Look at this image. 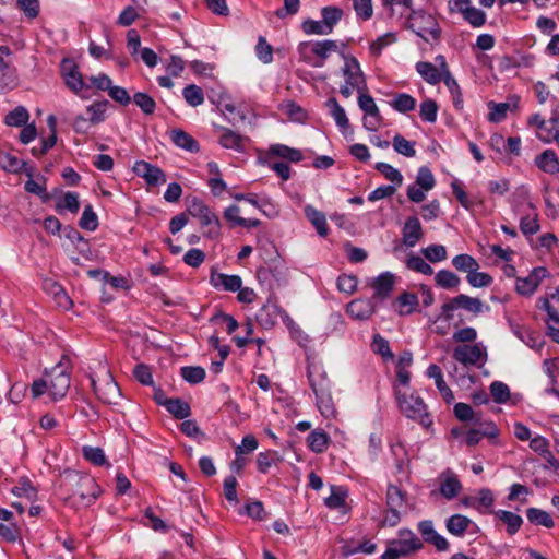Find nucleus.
<instances>
[{
	"label": "nucleus",
	"instance_id": "nucleus-59",
	"mask_svg": "<svg viewBox=\"0 0 559 559\" xmlns=\"http://www.w3.org/2000/svg\"><path fill=\"white\" fill-rule=\"evenodd\" d=\"M40 180H41V182L34 180V179H28L25 182L24 189L26 192L33 193V194L39 197L44 202H46L50 199V197L46 191V186H45L46 179L44 177H41Z\"/></svg>",
	"mask_w": 559,
	"mask_h": 559
},
{
	"label": "nucleus",
	"instance_id": "nucleus-57",
	"mask_svg": "<svg viewBox=\"0 0 559 559\" xmlns=\"http://www.w3.org/2000/svg\"><path fill=\"white\" fill-rule=\"evenodd\" d=\"M371 348L374 354L382 356V358L385 360L394 358V355L390 349L389 342L380 334H376L373 336Z\"/></svg>",
	"mask_w": 559,
	"mask_h": 559
},
{
	"label": "nucleus",
	"instance_id": "nucleus-19",
	"mask_svg": "<svg viewBox=\"0 0 559 559\" xmlns=\"http://www.w3.org/2000/svg\"><path fill=\"white\" fill-rule=\"evenodd\" d=\"M535 165L544 173L555 175L559 173V158L552 150H545L535 157Z\"/></svg>",
	"mask_w": 559,
	"mask_h": 559
},
{
	"label": "nucleus",
	"instance_id": "nucleus-49",
	"mask_svg": "<svg viewBox=\"0 0 559 559\" xmlns=\"http://www.w3.org/2000/svg\"><path fill=\"white\" fill-rule=\"evenodd\" d=\"M180 374L185 381L197 384L205 379V370L200 366H186L180 369Z\"/></svg>",
	"mask_w": 559,
	"mask_h": 559
},
{
	"label": "nucleus",
	"instance_id": "nucleus-22",
	"mask_svg": "<svg viewBox=\"0 0 559 559\" xmlns=\"http://www.w3.org/2000/svg\"><path fill=\"white\" fill-rule=\"evenodd\" d=\"M542 127L536 131L537 138L544 143L552 141L559 144V119L550 118L546 122H540Z\"/></svg>",
	"mask_w": 559,
	"mask_h": 559
},
{
	"label": "nucleus",
	"instance_id": "nucleus-23",
	"mask_svg": "<svg viewBox=\"0 0 559 559\" xmlns=\"http://www.w3.org/2000/svg\"><path fill=\"white\" fill-rule=\"evenodd\" d=\"M394 285V276L390 272L381 273L373 282V298L384 299L390 296Z\"/></svg>",
	"mask_w": 559,
	"mask_h": 559
},
{
	"label": "nucleus",
	"instance_id": "nucleus-31",
	"mask_svg": "<svg viewBox=\"0 0 559 559\" xmlns=\"http://www.w3.org/2000/svg\"><path fill=\"white\" fill-rule=\"evenodd\" d=\"M92 388L98 399L107 404H115V397L120 395V389L112 379L106 383V390L104 392L97 388L95 380H92Z\"/></svg>",
	"mask_w": 559,
	"mask_h": 559
},
{
	"label": "nucleus",
	"instance_id": "nucleus-9",
	"mask_svg": "<svg viewBox=\"0 0 559 559\" xmlns=\"http://www.w3.org/2000/svg\"><path fill=\"white\" fill-rule=\"evenodd\" d=\"M60 71L67 87L73 93L79 94L84 88H88L74 60L64 58L61 61Z\"/></svg>",
	"mask_w": 559,
	"mask_h": 559
},
{
	"label": "nucleus",
	"instance_id": "nucleus-4",
	"mask_svg": "<svg viewBox=\"0 0 559 559\" xmlns=\"http://www.w3.org/2000/svg\"><path fill=\"white\" fill-rule=\"evenodd\" d=\"M409 28L425 41H429V38L438 40L441 34L437 20L431 14H426L423 11L412 12Z\"/></svg>",
	"mask_w": 559,
	"mask_h": 559
},
{
	"label": "nucleus",
	"instance_id": "nucleus-51",
	"mask_svg": "<svg viewBox=\"0 0 559 559\" xmlns=\"http://www.w3.org/2000/svg\"><path fill=\"white\" fill-rule=\"evenodd\" d=\"M443 82L452 95V103L454 108L460 111L463 110V96L456 80L452 75H448L444 78Z\"/></svg>",
	"mask_w": 559,
	"mask_h": 559
},
{
	"label": "nucleus",
	"instance_id": "nucleus-63",
	"mask_svg": "<svg viewBox=\"0 0 559 559\" xmlns=\"http://www.w3.org/2000/svg\"><path fill=\"white\" fill-rule=\"evenodd\" d=\"M421 252L431 263H437L447 259V249L442 245H430L423 249Z\"/></svg>",
	"mask_w": 559,
	"mask_h": 559
},
{
	"label": "nucleus",
	"instance_id": "nucleus-36",
	"mask_svg": "<svg viewBox=\"0 0 559 559\" xmlns=\"http://www.w3.org/2000/svg\"><path fill=\"white\" fill-rule=\"evenodd\" d=\"M329 441V435L320 429L311 431L307 438L308 445L314 453L324 452L328 448Z\"/></svg>",
	"mask_w": 559,
	"mask_h": 559
},
{
	"label": "nucleus",
	"instance_id": "nucleus-37",
	"mask_svg": "<svg viewBox=\"0 0 559 559\" xmlns=\"http://www.w3.org/2000/svg\"><path fill=\"white\" fill-rule=\"evenodd\" d=\"M390 106L401 114H406L415 109L416 99L407 93H399L390 102Z\"/></svg>",
	"mask_w": 559,
	"mask_h": 559
},
{
	"label": "nucleus",
	"instance_id": "nucleus-25",
	"mask_svg": "<svg viewBox=\"0 0 559 559\" xmlns=\"http://www.w3.org/2000/svg\"><path fill=\"white\" fill-rule=\"evenodd\" d=\"M416 70L420 76L431 85L443 81V74L439 71L438 67L431 62L419 61L416 63Z\"/></svg>",
	"mask_w": 559,
	"mask_h": 559
},
{
	"label": "nucleus",
	"instance_id": "nucleus-26",
	"mask_svg": "<svg viewBox=\"0 0 559 559\" xmlns=\"http://www.w3.org/2000/svg\"><path fill=\"white\" fill-rule=\"evenodd\" d=\"M170 139L174 144L188 152L194 153L199 151L198 142L187 132L181 129H175L170 132Z\"/></svg>",
	"mask_w": 559,
	"mask_h": 559
},
{
	"label": "nucleus",
	"instance_id": "nucleus-55",
	"mask_svg": "<svg viewBox=\"0 0 559 559\" xmlns=\"http://www.w3.org/2000/svg\"><path fill=\"white\" fill-rule=\"evenodd\" d=\"M454 415L461 421H479V414L475 413L471 405L466 403H456L454 405Z\"/></svg>",
	"mask_w": 559,
	"mask_h": 559
},
{
	"label": "nucleus",
	"instance_id": "nucleus-2",
	"mask_svg": "<svg viewBox=\"0 0 559 559\" xmlns=\"http://www.w3.org/2000/svg\"><path fill=\"white\" fill-rule=\"evenodd\" d=\"M424 547L423 542L411 530H400L396 539L389 540L388 548L381 559H399L406 557Z\"/></svg>",
	"mask_w": 559,
	"mask_h": 559
},
{
	"label": "nucleus",
	"instance_id": "nucleus-58",
	"mask_svg": "<svg viewBox=\"0 0 559 559\" xmlns=\"http://www.w3.org/2000/svg\"><path fill=\"white\" fill-rule=\"evenodd\" d=\"M12 493L17 497H25L28 500L36 498V489L29 481V479L22 477L19 484L12 488Z\"/></svg>",
	"mask_w": 559,
	"mask_h": 559
},
{
	"label": "nucleus",
	"instance_id": "nucleus-5",
	"mask_svg": "<svg viewBox=\"0 0 559 559\" xmlns=\"http://www.w3.org/2000/svg\"><path fill=\"white\" fill-rule=\"evenodd\" d=\"M453 358L468 367V366H483L487 360V352L478 344L474 345H459L453 349Z\"/></svg>",
	"mask_w": 559,
	"mask_h": 559
},
{
	"label": "nucleus",
	"instance_id": "nucleus-16",
	"mask_svg": "<svg viewBox=\"0 0 559 559\" xmlns=\"http://www.w3.org/2000/svg\"><path fill=\"white\" fill-rule=\"evenodd\" d=\"M427 377L435 379L436 386L443 400L450 404L454 401V394L443 379L442 370L438 365H430L426 371Z\"/></svg>",
	"mask_w": 559,
	"mask_h": 559
},
{
	"label": "nucleus",
	"instance_id": "nucleus-10",
	"mask_svg": "<svg viewBox=\"0 0 559 559\" xmlns=\"http://www.w3.org/2000/svg\"><path fill=\"white\" fill-rule=\"evenodd\" d=\"M133 171L136 176L143 178L150 186H158L166 182L165 173L159 167L145 160L135 162Z\"/></svg>",
	"mask_w": 559,
	"mask_h": 559
},
{
	"label": "nucleus",
	"instance_id": "nucleus-34",
	"mask_svg": "<svg viewBox=\"0 0 559 559\" xmlns=\"http://www.w3.org/2000/svg\"><path fill=\"white\" fill-rule=\"evenodd\" d=\"M454 301L459 305V308H462L474 316H478L484 310V304L480 299L471 297L465 294H460L454 297Z\"/></svg>",
	"mask_w": 559,
	"mask_h": 559
},
{
	"label": "nucleus",
	"instance_id": "nucleus-28",
	"mask_svg": "<svg viewBox=\"0 0 559 559\" xmlns=\"http://www.w3.org/2000/svg\"><path fill=\"white\" fill-rule=\"evenodd\" d=\"M471 524L472 520L469 518L462 514H453L447 520L445 527L452 535L461 537Z\"/></svg>",
	"mask_w": 559,
	"mask_h": 559
},
{
	"label": "nucleus",
	"instance_id": "nucleus-48",
	"mask_svg": "<svg viewBox=\"0 0 559 559\" xmlns=\"http://www.w3.org/2000/svg\"><path fill=\"white\" fill-rule=\"evenodd\" d=\"M79 226L88 231H94L98 227V217L91 204L85 205Z\"/></svg>",
	"mask_w": 559,
	"mask_h": 559
},
{
	"label": "nucleus",
	"instance_id": "nucleus-14",
	"mask_svg": "<svg viewBox=\"0 0 559 559\" xmlns=\"http://www.w3.org/2000/svg\"><path fill=\"white\" fill-rule=\"evenodd\" d=\"M313 385L316 386L314 394L320 413L325 417L333 416L335 409L329 388L325 386V383H316Z\"/></svg>",
	"mask_w": 559,
	"mask_h": 559
},
{
	"label": "nucleus",
	"instance_id": "nucleus-21",
	"mask_svg": "<svg viewBox=\"0 0 559 559\" xmlns=\"http://www.w3.org/2000/svg\"><path fill=\"white\" fill-rule=\"evenodd\" d=\"M304 212H305L306 217L317 229V233L321 237L328 236L329 228H328V224H326L325 214L309 204L305 206Z\"/></svg>",
	"mask_w": 559,
	"mask_h": 559
},
{
	"label": "nucleus",
	"instance_id": "nucleus-30",
	"mask_svg": "<svg viewBox=\"0 0 559 559\" xmlns=\"http://www.w3.org/2000/svg\"><path fill=\"white\" fill-rule=\"evenodd\" d=\"M189 213L194 217H199L202 226L209 225L211 222H216L217 218V216L210 211L207 205L197 199L193 200L189 207Z\"/></svg>",
	"mask_w": 559,
	"mask_h": 559
},
{
	"label": "nucleus",
	"instance_id": "nucleus-12",
	"mask_svg": "<svg viewBox=\"0 0 559 559\" xmlns=\"http://www.w3.org/2000/svg\"><path fill=\"white\" fill-rule=\"evenodd\" d=\"M462 488L461 481L452 471L447 469L441 474L439 491L442 497L451 500L462 491Z\"/></svg>",
	"mask_w": 559,
	"mask_h": 559
},
{
	"label": "nucleus",
	"instance_id": "nucleus-27",
	"mask_svg": "<svg viewBox=\"0 0 559 559\" xmlns=\"http://www.w3.org/2000/svg\"><path fill=\"white\" fill-rule=\"evenodd\" d=\"M269 154L271 156L281 157L292 163H298L302 159L301 151L297 148L289 147L284 144H274L269 148Z\"/></svg>",
	"mask_w": 559,
	"mask_h": 559
},
{
	"label": "nucleus",
	"instance_id": "nucleus-29",
	"mask_svg": "<svg viewBox=\"0 0 559 559\" xmlns=\"http://www.w3.org/2000/svg\"><path fill=\"white\" fill-rule=\"evenodd\" d=\"M314 53L319 60L312 63L313 67H323L329 55L335 52L338 48L337 43L331 39L314 41Z\"/></svg>",
	"mask_w": 559,
	"mask_h": 559
},
{
	"label": "nucleus",
	"instance_id": "nucleus-32",
	"mask_svg": "<svg viewBox=\"0 0 559 559\" xmlns=\"http://www.w3.org/2000/svg\"><path fill=\"white\" fill-rule=\"evenodd\" d=\"M526 518L530 521V523L534 525H540L546 528H551L555 526V522L551 515L548 512L538 508H528L526 510Z\"/></svg>",
	"mask_w": 559,
	"mask_h": 559
},
{
	"label": "nucleus",
	"instance_id": "nucleus-41",
	"mask_svg": "<svg viewBox=\"0 0 559 559\" xmlns=\"http://www.w3.org/2000/svg\"><path fill=\"white\" fill-rule=\"evenodd\" d=\"M55 209L58 213H62L64 210L73 214L78 213L80 210L79 194L72 191L66 192L63 198L56 203Z\"/></svg>",
	"mask_w": 559,
	"mask_h": 559
},
{
	"label": "nucleus",
	"instance_id": "nucleus-15",
	"mask_svg": "<svg viewBox=\"0 0 559 559\" xmlns=\"http://www.w3.org/2000/svg\"><path fill=\"white\" fill-rule=\"evenodd\" d=\"M280 312L281 308L269 299L267 302L258 310L255 318L261 326L270 329L276 323Z\"/></svg>",
	"mask_w": 559,
	"mask_h": 559
},
{
	"label": "nucleus",
	"instance_id": "nucleus-45",
	"mask_svg": "<svg viewBox=\"0 0 559 559\" xmlns=\"http://www.w3.org/2000/svg\"><path fill=\"white\" fill-rule=\"evenodd\" d=\"M182 96L191 107H197L204 103L203 91L195 84L187 85L182 91Z\"/></svg>",
	"mask_w": 559,
	"mask_h": 559
},
{
	"label": "nucleus",
	"instance_id": "nucleus-64",
	"mask_svg": "<svg viewBox=\"0 0 559 559\" xmlns=\"http://www.w3.org/2000/svg\"><path fill=\"white\" fill-rule=\"evenodd\" d=\"M490 393L496 403L502 404L510 399L509 386L501 381H493L490 384Z\"/></svg>",
	"mask_w": 559,
	"mask_h": 559
},
{
	"label": "nucleus",
	"instance_id": "nucleus-42",
	"mask_svg": "<svg viewBox=\"0 0 559 559\" xmlns=\"http://www.w3.org/2000/svg\"><path fill=\"white\" fill-rule=\"evenodd\" d=\"M321 15L323 24L332 33L335 25L342 20L343 11L338 7H324L321 9Z\"/></svg>",
	"mask_w": 559,
	"mask_h": 559
},
{
	"label": "nucleus",
	"instance_id": "nucleus-39",
	"mask_svg": "<svg viewBox=\"0 0 559 559\" xmlns=\"http://www.w3.org/2000/svg\"><path fill=\"white\" fill-rule=\"evenodd\" d=\"M396 304L400 306L399 314L408 316L416 311L418 297L415 294L404 292L396 298Z\"/></svg>",
	"mask_w": 559,
	"mask_h": 559
},
{
	"label": "nucleus",
	"instance_id": "nucleus-20",
	"mask_svg": "<svg viewBox=\"0 0 559 559\" xmlns=\"http://www.w3.org/2000/svg\"><path fill=\"white\" fill-rule=\"evenodd\" d=\"M347 312L355 319L366 320L373 314L374 306L371 300L356 299L348 304Z\"/></svg>",
	"mask_w": 559,
	"mask_h": 559
},
{
	"label": "nucleus",
	"instance_id": "nucleus-53",
	"mask_svg": "<svg viewBox=\"0 0 559 559\" xmlns=\"http://www.w3.org/2000/svg\"><path fill=\"white\" fill-rule=\"evenodd\" d=\"M83 457L96 466H103L107 463L103 449L98 447L85 445L82 448Z\"/></svg>",
	"mask_w": 559,
	"mask_h": 559
},
{
	"label": "nucleus",
	"instance_id": "nucleus-61",
	"mask_svg": "<svg viewBox=\"0 0 559 559\" xmlns=\"http://www.w3.org/2000/svg\"><path fill=\"white\" fill-rule=\"evenodd\" d=\"M406 265L409 270L425 275H431L433 273V269L421 257L416 254H411L407 258Z\"/></svg>",
	"mask_w": 559,
	"mask_h": 559
},
{
	"label": "nucleus",
	"instance_id": "nucleus-40",
	"mask_svg": "<svg viewBox=\"0 0 559 559\" xmlns=\"http://www.w3.org/2000/svg\"><path fill=\"white\" fill-rule=\"evenodd\" d=\"M109 106V102L107 99H103L99 102H95L87 106L86 111L88 114V121L92 124L100 123L106 118V110Z\"/></svg>",
	"mask_w": 559,
	"mask_h": 559
},
{
	"label": "nucleus",
	"instance_id": "nucleus-60",
	"mask_svg": "<svg viewBox=\"0 0 559 559\" xmlns=\"http://www.w3.org/2000/svg\"><path fill=\"white\" fill-rule=\"evenodd\" d=\"M0 166L9 173L20 174L21 169L24 166V160H21L14 155L11 154H1L0 155Z\"/></svg>",
	"mask_w": 559,
	"mask_h": 559
},
{
	"label": "nucleus",
	"instance_id": "nucleus-11",
	"mask_svg": "<svg viewBox=\"0 0 559 559\" xmlns=\"http://www.w3.org/2000/svg\"><path fill=\"white\" fill-rule=\"evenodd\" d=\"M286 274L287 267L277 258L267 265L259 267L257 271V275L260 282H267L270 277H273L278 285L282 282H286Z\"/></svg>",
	"mask_w": 559,
	"mask_h": 559
},
{
	"label": "nucleus",
	"instance_id": "nucleus-3",
	"mask_svg": "<svg viewBox=\"0 0 559 559\" xmlns=\"http://www.w3.org/2000/svg\"><path fill=\"white\" fill-rule=\"evenodd\" d=\"M396 400L401 412L411 419L417 420L420 425L428 428L432 425V419L427 412V405L424 400L414 394L401 393L400 390H395Z\"/></svg>",
	"mask_w": 559,
	"mask_h": 559
},
{
	"label": "nucleus",
	"instance_id": "nucleus-33",
	"mask_svg": "<svg viewBox=\"0 0 559 559\" xmlns=\"http://www.w3.org/2000/svg\"><path fill=\"white\" fill-rule=\"evenodd\" d=\"M166 409L178 419H186L191 414L190 405L181 399L165 400Z\"/></svg>",
	"mask_w": 559,
	"mask_h": 559
},
{
	"label": "nucleus",
	"instance_id": "nucleus-24",
	"mask_svg": "<svg viewBox=\"0 0 559 559\" xmlns=\"http://www.w3.org/2000/svg\"><path fill=\"white\" fill-rule=\"evenodd\" d=\"M219 129L222 131V135L219 138V144L224 148L235 150L238 152H241L243 150V141H246L247 138H245L225 127H221Z\"/></svg>",
	"mask_w": 559,
	"mask_h": 559
},
{
	"label": "nucleus",
	"instance_id": "nucleus-54",
	"mask_svg": "<svg viewBox=\"0 0 559 559\" xmlns=\"http://www.w3.org/2000/svg\"><path fill=\"white\" fill-rule=\"evenodd\" d=\"M376 169L378 171H380L385 177V179H388L391 182H393L394 186H396V188L402 185L403 176L401 175V173L396 168H394L390 164L383 163V162H379V163L376 164Z\"/></svg>",
	"mask_w": 559,
	"mask_h": 559
},
{
	"label": "nucleus",
	"instance_id": "nucleus-47",
	"mask_svg": "<svg viewBox=\"0 0 559 559\" xmlns=\"http://www.w3.org/2000/svg\"><path fill=\"white\" fill-rule=\"evenodd\" d=\"M393 148L405 157H414L416 155L415 142L406 140L401 134H396L393 138Z\"/></svg>",
	"mask_w": 559,
	"mask_h": 559
},
{
	"label": "nucleus",
	"instance_id": "nucleus-56",
	"mask_svg": "<svg viewBox=\"0 0 559 559\" xmlns=\"http://www.w3.org/2000/svg\"><path fill=\"white\" fill-rule=\"evenodd\" d=\"M438 104L433 99H425L420 104V118L429 123H433L437 120V114H438Z\"/></svg>",
	"mask_w": 559,
	"mask_h": 559
},
{
	"label": "nucleus",
	"instance_id": "nucleus-62",
	"mask_svg": "<svg viewBox=\"0 0 559 559\" xmlns=\"http://www.w3.org/2000/svg\"><path fill=\"white\" fill-rule=\"evenodd\" d=\"M415 185L421 187L424 190H431L436 185V179L431 170L423 166L418 169Z\"/></svg>",
	"mask_w": 559,
	"mask_h": 559
},
{
	"label": "nucleus",
	"instance_id": "nucleus-35",
	"mask_svg": "<svg viewBox=\"0 0 559 559\" xmlns=\"http://www.w3.org/2000/svg\"><path fill=\"white\" fill-rule=\"evenodd\" d=\"M495 514L499 520L507 524V532L509 535H514L523 524V519L511 511L498 510Z\"/></svg>",
	"mask_w": 559,
	"mask_h": 559
},
{
	"label": "nucleus",
	"instance_id": "nucleus-52",
	"mask_svg": "<svg viewBox=\"0 0 559 559\" xmlns=\"http://www.w3.org/2000/svg\"><path fill=\"white\" fill-rule=\"evenodd\" d=\"M462 16L473 27H480L486 23V13L475 7H465Z\"/></svg>",
	"mask_w": 559,
	"mask_h": 559
},
{
	"label": "nucleus",
	"instance_id": "nucleus-13",
	"mask_svg": "<svg viewBox=\"0 0 559 559\" xmlns=\"http://www.w3.org/2000/svg\"><path fill=\"white\" fill-rule=\"evenodd\" d=\"M424 233L423 227L417 216L408 217L402 228L403 243L406 247H415L421 239Z\"/></svg>",
	"mask_w": 559,
	"mask_h": 559
},
{
	"label": "nucleus",
	"instance_id": "nucleus-17",
	"mask_svg": "<svg viewBox=\"0 0 559 559\" xmlns=\"http://www.w3.org/2000/svg\"><path fill=\"white\" fill-rule=\"evenodd\" d=\"M211 284L215 288H223L226 292H237L242 286V280L239 275L215 273L211 275Z\"/></svg>",
	"mask_w": 559,
	"mask_h": 559
},
{
	"label": "nucleus",
	"instance_id": "nucleus-8",
	"mask_svg": "<svg viewBox=\"0 0 559 559\" xmlns=\"http://www.w3.org/2000/svg\"><path fill=\"white\" fill-rule=\"evenodd\" d=\"M342 56L344 58V67L342 71L345 78V83L349 84L352 88H356L358 93L367 91L366 79L358 60L355 57Z\"/></svg>",
	"mask_w": 559,
	"mask_h": 559
},
{
	"label": "nucleus",
	"instance_id": "nucleus-7",
	"mask_svg": "<svg viewBox=\"0 0 559 559\" xmlns=\"http://www.w3.org/2000/svg\"><path fill=\"white\" fill-rule=\"evenodd\" d=\"M358 106L365 112L362 124L368 131H376L382 121L380 110L369 94L359 93Z\"/></svg>",
	"mask_w": 559,
	"mask_h": 559
},
{
	"label": "nucleus",
	"instance_id": "nucleus-1",
	"mask_svg": "<svg viewBox=\"0 0 559 559\" xmlns=\"http://www.w3.org/2000/svg\"><path fill=\"white\" fill-rule=\"evenodd\" d=\"M61 486L71 492L70 498L81 506H90L102 492L94 478L76 471H64Z\"/></svg>",
	"mask_w": 559,
	"mask_h": 559
},
{
	"label": "nucleus",
	"instance_id": "nucleus-46",
	"mask_svg": "<svg viewBox=\"0 0 559 559\" xmlns=\"http://www.w3.org/2000/svg\"><path fill=\"white\" fill-rule=\"evenodd\" d=\"M28 118L29 114L27 109L23 106H17L5 116L4 122L11 127H22L27 123Z\"/></svg>",
	"mask_w": 559,
	"mask_h": 559
},
{
	"label": "nucleus",
	"instance_id": "nucleus-43",
	"mask_svg": "<svg viewBox=\"0 0 559 559\" xmlns=\"http://www.w3.org/2000/svg\"><path fill=\"white\" fill-rule=\"evenodd\" d=\"M453 266L460 272L472 273V271H478L479 263L475 258L469 254H457L452 259Z\"/></svg>",
	"mask_w": 559,
	"mask_h": 559
},
{
	"label": "nucleus",
	"instance_id": "nucleus-44",
	"mask_svg": "<svg viewBox=\"0 0 559 559\" xmlns=\"http://www.w3.org/2000/svg\"><path fill=\"white\" fill-rule=\"evenodd\" d=\"M435 281L439 287L444 289L456 288L461 283L460 277L449 270L439 271L435 276Z\"/></svg>",
	"mask_w": 559,
	"mask_h": 559
},
{
	"label": "nucleus",
	"instance_id": "nucleus-6",
	"mask_svg": "<svg viewBox=\"0 0 559 559\" xmlns=\"http://www.w3.org/2000/svg\"><path fill=\"white\" fill-rule=\"evenodd\" d=\"M49 394L53 401H58L66 396L70 388V374L62 364L52 368L48 374Z\"/></svg>",
	"mask_w": 559,
	"mask_h": 559
},
{
	"label": "nucleus",
	"instance_id": "nucleus-18",
	"mask_svg": "<svg viewBox=\"0 0 559 559\" xmlns=\"http://www.w3.org/2000/svg\"><path fill=\"white\" fill-rule=\"evenodd\" d=\"M408 495L397 485L389 484L385 492V503L388 510L402 509L407 504Z\"/></svg>",
	"mask_w": 559,
	"mask_h": 559
},
{
	"label": "nucleus",
	"instance_id": "nucleus-38",
	"mask_svg": "<svg viewBox=\"0 0 559 559\" xmlns=\"http://www.w3.org/2000/svg\"><path fill=\"white\" fill-rule=\"evenodd\" d=\"M326 106L331 110V116L335 120V123L341 130H345L349 127V120L346 116L344 108L338 104L336 98L331 97L326 100Z\"/></svg>",
	"mask_w": 559,
	"mask_h": 559
},
{
	"label": "nucleus",
	"instance_id": "nucleus-50",
	"mask_svg": "<svg viewBox=\"0 0 559 559\" xmlns=\"http://www.w3.org/2000/svg\"><path fill=\"white\" fill-rule=\"evenodd\" d=\"M134 104L142 110L145 115H153L156 109V102L148 94L143 92H136L133 95Z\"/></svg>",
	"mask_w": 559,
	"mask_h": 559
}]
</instances>
